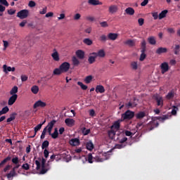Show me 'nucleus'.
Wrapping results in <instances>:
<instances>
[{
	"label": "nucleus",
	"mask_w": 180,
	"mask_h": 180,
	"mask_svg": "<svg viewBox=\"0 0 180 180\" xmlns=\"http://www.w3.org/2000/svg\"><path fill=\"white\" fill-rule=\"evenodd\" d=\"M146 57H147V55L146 54V53H141L139 58L140 61H144Z\"/></svg>",
	"instance_id": "nucleus-53"
},
{
	"label": "nucleus",
	"mask_w": 180,
	"mask_h": 180,
	"mask_svg": "<svg viewBox=\"0 0 180 180\" xmlns=\"http://www.w3.org/2000/svg\"><path fill=\"white\" fill-rule=\"evenodd\" d=\"M95 91L96 94H103L105 92V87L102 85H97Z\"/></svg>",
	"instance_id": "nucleus-22"
},
{
	"label": "nucleus",
	"mask_w": 180,
	"mask_h": 180,
	"mask_svg": "<svg viewBox=\"0 0 180 180\" xmlns=\"http://www.w3.org/2000/svg\"><path fill=\"white\" fill-rule=\"evenodd\" d=\"M11 160H12V157L8 156L4 160H2L0 162V169L4 168V167H5V164H6L8 162V161H11Z\"/></svg>",
	"instance_id": "nucleus-23"
},
{
	"label": "nucleus",
	"mask_w": 180,
	"mask_h": 180,
	"mask_svg": "<svg viewBox=\"0 0 180 180\" xmlns=\"http://www.w3.org/2000/svg\"><path fill=\"white\" fill-rule=\"evenodd\" d=\"M119 34H116V33H109L108 34V40H112V41H115L116 40V39H117Z\"/></svg>",
	"instance_id": "nucleus-24"
},
{
	"label": "nucleus",
	"mask_w": 180,
	"mask_h": 180,
	"mask_svg": "<svg viewBox=\"0 0 180 180\" xmlns=\"http://www.w3.org/2000/svg\"><path fill=\"white\" fill-rule=\"evenodd\" d=\"M93 78L92 75L86 76L84 79V82H86V84H91Z\"/></svg>",
	"instance_id": "nucleus-46"
},
{
	"label": "nucleus",
	"mask_w": 180,
	"mask_h": 180,
	"mask_svg": "<svg viewBox=\"0 0 180 180\" xmlns=\"http://www.w3.org/2000/svg\"><path fill=\"white\" fill-rule=\"evenodd\" d=\"M61 74H64V72L60 68L54 69L53 72V75H61Z\"/></svg>",
	"instance_id": "nucleus-35"
},
{
	"label": "nucleus",
	"mask_w": 180,
	"mask_h": 180,
	"mask_svg": "<svg viewBox=\"0 0 180 180\" xmlns=\"http://www.w3.org/2000/svg\"><path fill=\"white\" fill-rule=\"evenodd\" d=\"M17 99H18V94L12 95L8 99V104L9 105V106H12V105H13V103L16 102Z\"/></svg>",
	"instance_id": "nucleus-10"
},
{
	"label": "nucleus",
	"mask_w": 180,
	"mask_h": 180,
	"mask_svg": "<svg viewBox=\"0 0 180 180\" xmlns=\"http://www.w3.org/2000/svg\"><path fill=\"white\" fill-rule=\"evenodd\" d=\"M27 16H29V10L27 9L21 10L17 13V18L19 19H26Z\"/></svg>",
	"instance_id": "nucleus-4"
},
{
	"label": "nucleus",
	"mask_w": 180,
	"mask_h": 180,
	"mask_svg": "<svg viewBox=\"0 0 180 180\" xmlns=\"http://www.w3.org/2000/svg\"><path fill=\"white\" fill-rule=\"evenodd\" d=\"M77 85H79V86H80V88H82V89H83V91H86L88 89V86L82 84V82H78Z\"/></svg>",
	"instance_id": "nucleus-48"
},
{
	"label": "nucleus",
	"mask_w": 180,
	"mask_h": 180,
	"mask_svg": "<svg viewBox=\"0 0 180 180\" xmlns=\"http://www.w3.org/2000/svg\"><path fill=\"white\" fill-rule=\"evenodd\" d=\"M95 61H96V56L93 55V56H89L88 62L89 64H94Z\"/></svg>",
	"instance_id": "nucleus-37"
},
{
	"label": "nucleus",
	"mask_w": 180,
	"mask_h": 180,
	"mask_svg": "<svg viewBox=\"0 0 180 180\" xmlns=\"http://www.w3.org/2000/svg\"><path fill=\"white\" fill-rule=\"evenodd\" d=\"M168 13V10H164L159 14V19L161 20V19H164L165 16H167V14Z\"/></svg>",
	"instance_id": "nucleus-38"
},
{
	"label": "nucleus",
	"mask_w": 180,
	"mask_h": 180,
	"mask_svg": "<svg viewBox=\"0 0 180 180\" xmlns=\"http://www.w3.org/2000/svg\"><path fill=\"white\" fill-rule=\"evenodd\" d=\"M127 108H134L137 106V103H133L132 101H129L128 103L126 104Z\"/></svg>",
	"instance_id": "nucleus-47"
},
{
	"label": "nucleus",
	"mask_w": 180,
	"mask_h": 180,
	"mask_svg": "<svg viewBox=\"0 0 180 180\" xmlns=\"http://www.w3.org/2000/svg\"><path fill=\"white\" fill-rule=\"evenodd\" d=\"M31 92H32V94H34V95L39 94V86L37 85L32 86L31 88Z\"/></svg>",
	"instance_id": "nucleus-39"
},
{
	"label": "nucleus",
	"mask_w": 180,
	"mask_h": 180,
	"mask_svg": "<svg viewBox=\"0 0 180 180\" xmlns=\"http://www.w3.org/2000/svg\"><path fill=\"white\" fill-rule=\"evenodd\" d=\"M134 8L131 7H128L125 9V13H127V15H130L131 16H133V15H134Z\"/></svg>",
	"instance_id": "nucleus-32"
},
{
	"label": "nucleus",
	"mask_w": 180,
	"mask_h": 180,
	"mask_svg": "<svg viewBox=\"0 0 180 180\" xmlns=\"http://www.w3.org/2000/svg\"><path fill=\"white\" fill-rule=\"evenodd\" d=\"M108 40V37L106 35L103 34L100 37V41H106Z\"/></svg>",
	"instance_id": "nucleus-57"
},
{
	"label": "nucleus",
	"mask_w": 180,
	"mask_h": 180,
	"mask_svg": "<svg viewBox=\"0 0 180 180\" xmlns=\"http://www.w3.org/2000/svg\"><path fill=\"white\" fill-rule=\"evenodd\" d=\"M0 4L4 5V6H9V3H8V1L6 0H0Z\"/></svg>",
	"instance_id": "nucleus-58"
},
{
	"label": "nucleus",
	"mask_w": 180,
	"mask_h": 180,
	"mask_svg": "<svg viewBox=\"0 0 180 180\" xmlns=\"http://www.w3.org/2000/svg\"><path fill=\"white\" fill-rule=\"evenodd\" d=\"M70 146H79V139H72L70 141H69Z\"/></svg>",
	"instance_id": "nucleus-31"
},
{
	"label": "nucleus",
	"mask_w": 180,
	"mask_h": 180,
	"mask_svg": "<svg viewBox=\"0 0 180 180\" xmlns=\"http://www.w3.org/2000/svg\"><path fill=\"white\" fill-rule=\"evenodd\" d=\"M94 143H92V141H89V142H86V150H89V151H92L93 148H94Z\"/></svg>",
	"instance_id": "nucleus-29"
},
{
	"label": "nucleus",
	"mask_w": 180,
	"mask_h": 180,
	"mask_svg": "<svg viewBox=\"0 0 180 180\" xmlns=\"http://www.w3.org/2000/svg\"><path fill=\"white\" fill-rule=\"evenodd\" d=\"M156 120L160 122H165V120H168V115H162V117H156Z\"/></svg>",
	"instance_id": "nucleus-42"
},
{
	"label": "nucleus",
	"mask_w": 180,
	"mask_h": 180,
	"mask_svg": "<svg viewBox=\"0 0 180 180\" xmlns=\"http://www.w3.org/2000/svg\"><path fill=\"white\" fill-rule=\"evenodd\" d=\"M11 161L13 164H15V165L13 167V169L16 171V169H18V168L20 167V165H19V158L18 157L13 158H12Z\"/></svg>",
	"instance_id": "nucleus-11"
},
{
	"label": "nucleus",
	"mask_w": 180,
	"mask_h": 180,
	"mask_svg": "<svg viewBox=\"0 0 180 180\" xmlns=\"http://www.w3.org/2000/svg\"><path fill=\"white\" fill-rule=\"evenodd\" d=\"M91 56H96V57H101V58H103L106 56V53H105V51L103 49H101L96 52H93L91 53Z\"/></svg>",
	"instance_id": "nucleus-9"
},
{
	"label": "nucleus",
	"mask_w": 180,
	"mask_h": 180,
	"mask_svg": "<svg viewBox=\"0 0 180 180\" xmlns=\"http://www.w3.org/2000/svg\"><path fill=\"white\" fill-rule=\"evenodd\" d=\"M138 22L139 26H143L144 25V18L138 19Z\"/></svg>",
	"instance_id": "nucleus-62"
},
{
	"label": "nucleus",
	"mask_w": 180,
	"mask_h": 180,
	"mask_svg": "<svg viewBox=\"0 0 180 180\" xmlns=\"http://www.w3.org/2000/svg\"><path fill=\"white\" fill-rule=\"evenodd\" d=\"M46 133H47V128H45L43 129L42 133L41 134V136H40L41 140H43L45 139Z\"/></svg>",
	"instance_id": "nucleus-52"
},
{
	"label": "nucleus",
	"mask_w": 180,
	"mask_h": 180,
	"mask_svg": "<svg viewBox=\"0 0 180 180\" xmlns=\"http://www.w3.org/2000/svg\"><path fill=\"white\" fill-rule=\"evenodd\" d=\"M167 51H168V49L164 48V47H160L156 50L155 53H156V54L160 55V54H162L165 53H167Z\"/></svg>",
	"instance_id": "nucleus-26"
},
{
	"label": "nucleus",
	"mask_w": 180,
	"mask_h": 180,
	"mask_svg": "<svg viewBox=\"0 0 180 180\" xmlns=\"http://www.w3.org/2000/svg\"><path fill=\"white\" fill-rule=\"evenodd\" d=\"M154 99L157 103V106H160V108H162L164 106V99L160 96H155Z\"/></svg>",
	"instance_id": "nucleus-7"
},
{
	"label": "nucleus",
	"mask_w": 180,
	"mask_h": 180,
	"mask_svg": "<svg viewBox=\"0 0 180 180\" xmlns=\"http://www.w3.org/2000/svg\"><path fill=\"white\" fill-rule=\"evenodd\" d=\"M117 140H119V143H121L124 144V143H126L127 141V137H126L125 136H122L120 135V131H119L117 134Z\"/></svg>",
	"instance_id": "nucleus-14"
},
{
	"label": "nucleus",
	"mask_w": 180,
	"mask_h": 180,
	"mask_svg": "<svg viewBox=\"0 0 180 180\" xmlns=\"http://www.w3.org/2000/svg\"><path fill=\"white\" fill-rule=\"evenodd\" d=\"M148 41L149 44H151V46H155L157 44V40L155 39V37H149L148 38Z\"/></svg>",
	"instance_id": "nucleus-27"
},
{
	"label": "nucleus",
	"mask_w": 180,
	"mask_h": 180,
	"mask_svg": "<svg viewBox=\"0 0 180 180\" xmlns=\"http://www.w3.org/2000/svg\"><path fill=\"white\" fill-rule=\"evenodd\" d=\"M50 169V165L47 164L46 165V159L42 158L41 160V169L40 171V174H41L42 175L46 174V172H47V171H49Z\"/></svg>",
	"instance_id": "nucleus-3"
},
{
	"label": "nucleus",
	"mask_w": 180,
	"mask_h": 180,
	"mask_svg": "<svg viewBox=\"0 0 180 180\" xmlns=\"http://www.w3.org/2000/svg\"><path fill=\"white\" fill-rule=\"evenodd\" d=\"M119 10V8L117 7V6L116 5H111L109 8H108V12L110 13H116V12H117V11Z\"/></svg>",
	"instance_id": "nucleus-19"
},
{
	"label": "nucleus",
	"mask_w": 180,
	"mask_h": 180,
	"mask_svg": "<svg viewBox=\"0 0 180 180\" xmlns=\"http://www.w3.org/2000/svg\"><path fill=\"white\" fill-rule=\"evenodd\" d=\"M51 137H52L54 139H58V133L57 132L52 133V134H51Z\"/></svg>",
	"instance_id": "nucleus-64"
},
{
	"label": "nucleus",
	"mask_w": 180,
	"mask_h": 180,
	"mask_svg": "<svg viewBox=\"0 0 180 180\" xmlns=\"http://www.w3.org/2000/svg\"><path fill=\"white\" fill-rule=\"evenodd\" d=\"M3 71L5 72V74H8V72H11V67L8 66L6 65H3Z\"/></svg>",
	"instance_id": "nucleus-40"
},
{
	"label": "nucleus",
	"mask_w": 180,
	"mask_h": 180,
	"mask_svg": "<svg viewBox=\"0 0 180 180\" xmlns=\"http://www.w3.org/2000/svg\"><path fill=\"white\" fill-rule=\"evenodd\" d=\"M131 67L133 70H137L138 68L137 62H132L131 63Z\"/></svg>",
	"instance_id": "nucleus-55"
},
{
	"label": "nucleus",
	"mask_w": 180,
	"mask_h": 180,
	"mask_svg": "<svg viewBox=\"0 0 180 180\" xmlns=\"http://www.w3.org/2000/svg\"><path fill=\"white\" fill-rule=\"evenodd\" d=\"M9 112V108L8 106L4 107L1 110H0V116L2 115H6Z\"/></svg>",
	"instance_id": "nucleus-41"
},
{
	"label": "nucleus",
	"mask_w": 180,
	"mask_h": 180,
	"mask_svg": "<svg viewBox=\"0 0 180 180\" xmlns=\"http://www.w3.org/2000/svg\"><path fill=\"white\" fill-rule=\"evenodd\" d=\"M110 129L117 131L120 129V122L119 121H115L112 125L110 127Z\"/></svg>",
	"instance_id": "nucleus-18"
},
{
	"label": "nucleus",
	"mask_w": 180,
	"mask_h": 180,
	"mask_svg": "<svg viewBox=\"0 0 180 180\" xmlns=\"http://www.w3.org/2000/svg\"><path fill=\"white\" fill-rule=\"evenodd\" d=\"M159 125L160 124L158 121H157V117H152L151 122L146 125V131H151V130H154L155 127H158Z\"/></svg>",
	"instance_id": "nucleus-1"
},
{
	"label": "nucleus",
	"mask_w": 180,
	"mask_h": 180,
	"mask_svg": "<svg viewBox=\"0 0 180 180\" xmlns=\"http://www.w3.org/2000/svg\"><path fill=\"white\" fill-rule=\"evenodd\" d=\"M160 68H161V73L165 74V72H168L169 70V65H168V63L165 62L160 65Z\"/></svg>",
	"instance_id": "nucleus-8"
},
{
	"label": "nucleus",
	"mask_w": 180,
	"mask_h": 180,
	"mask_svg": "<svg viewBox=\"0 0 180 180\" xmlns=\"http://www.w3.org/2000/svg\"><path fill=\"white\" fill-rule=\"evenodd\" d=\"M72 64L75 67H78L79 65V60L77 57L73 56L72 58Z\"/></svg>",
	"instance_id": "nucleus-34"
},
{
	"label": "nucleus",
	"mask_w": 180,
	"mask_h": 180,
	"mask_svg": "<svg viewBox=\"0 0 180 180\" xmlns=\"http://www.w3.org/2000/svg\"><path fill=\"white\" fill-rule=\"evenodd\" d=\"M22 169H25V171H29V169H30V165L28 163H25L22 165Z\"/></svg>",
	"instance_id": "nucleus-51"
},
{
	"label": "nucleus",
	"mask_w": 180,
	"mask_h": 180,
	"mask_svg": "<svg viewBox=\"0 0 180 180\" xmlns=\"http://www.w3.org/2000/svg\"><path fill=\"white\" fill-rule=\"evenodd\" d=\"M88 162H89V164H92V162H94V161L92 160H94V157L92 156L91 153H89L88 155Z\"/></svg>",
	"instance_id": "nucleus-54"
},
{
	"label": "nucleus",
	"mask_w": 180,
	"mask_h": 180,
	"mask_svg": "<svg viewBox=\"0 0 180 180\" xmlns=\"http://www.w3.org/2000/svg\"><path fill=\"white\" fill-rule=\"evenodd\" d=\"M116 148H124V147H126V145L122 143H120L119 144H117L115 146Z\"/></svg>",
	"instance_id": "nucleus-61"
},
{
	"label": "nucleus",
	"mask_w": 180,
	"mask_h": 180,
	"mask_svg": "<svg viewBox=\"0 0 180 180\" xmlns=\"http://www.w3.org/2000/svg\"><path fill=\"white\" fill-rule=\"evenodd\" d=\"M120 136H122V137H124V136H127L128 137H132V136H134V134L129 130H124L120 131Z\"/></svg>",
	"instance_id": "nucleus-12"
},
{
	"label": "nucleus",
	"mask_w": 180,
	"mask_h": 180,
	"mask_svg": "<svg viewBox=\"0 0 180 180\" xmlns=\"http://www.w3.org/2000/svg\"><path fill=\"white\" fill-rule=\"evenodd\" d=\"M76 56L80 60H84V58H85V52H84V51L82 50H77L76 51Z\"/></svg>",
	"instance_id": "nucleus-17"
},
{
	"label": "nucleus",
	"mask_w": 180,
	"mask_h": 180,
	"mask_svg": "<svg viewBox=\"0 0 180 180\" xmlns=\"http://www.w3.org/2000/svg\"><path fill=\"white\" fill-rule=\"evenodd\" d=\"M100 25H101V27H108V26H109V25H108V22H106V21L100 22Z\"/></svg>",
	"instance_id": "nucleus-60"
},
{
	"label": "nucleus",
	"mask_w": 180,
	"mask_h": 180,
	"mask_svg": "<svg viewBox=\"0 0 180 180\" xmlns=\"http://www.w3.org/2000/svg\"><path fill=\"white\" fill-rule=\"evenodd\" d=\"M28 6H30V8H34V6H36V2L34 1H30Z\"/></svg>",
	"instance_id": "nucleus-59"
},
{
	"label": "nucleus",
	"mask_w": 180,
	"mask_h": 180,
	"mask_svg": "<svg viewBox=\"0 0 180 180\" xmlns=\"http://www.w3.org/2000/svg\"><path fill=\"white\" fill-rule=\"evenodd\" d=\"M41 124H39L38 125H37L34 128V134L33 136H30V139H34V137H36V135L37 134V132L39 131V130H40L41 129Z\"/></svg>",
	"instance_id": "nucleus-25"
},
{
	"label": "nucleus",
	"mask_w": 180,
	"mask_h": 180,
	"mask_svg": "<svg viewBox=\"0 0 180 180\" xmlns=\"http://www.w3.org/2000/svg\"><path fill=\"white\" fill-rule=\"evenodd\" d=\"M83 43L84 44H86V46H92L94 41L91 39H89V38H85L83 40Z\"/></svg>",
	"instance_id": "nucleus-36"
},
{
	"label": "nucleus",
	"mask_w": 180,
	"mask_h": 180,
	"mask_svg": "<svg viewBox=\"0 0 180 180\" xmlns=\"http://www.w3.org/2000/svg\"><path fill=\"white\" fill-rule=\"evenodd\" d=\"M117 131H115V129H110V130L108 131V134L110 139L112 140H114L115 136H117V134H116Z\"/></svg>",
	"instance_id": "nucleus-21"
},
{
	"label": "nucleus",
	"mask_w": 180,
	"mask_h": 180,
	"mask_svg": "<svg viewBox=\"0 0 180 180\" xmlns=\"http://www.w3.org/2000/svg\"><path fill=\"white\" fill-rule=\"evenodd\" d=\"M134 117V112L130 110H127L124 114L122 115V120H130Z\"/></svg>",
	"instance_id": "nucleus-2"
},
{
	"label": "nucleus",
	"mask_w": 180,
	"mask_h": 180,
	"mask_svg": "<svg viewBox=\"0 0 180 180\" xmlns=\"http://www.w3.org/2000/svg\"><path fill=\"white\" fill-rule=\"evenodd\" d=\"M16 94H18V87L17 86H14L10 91V94L16 95Z\"/></svg>",
	"instance_id": "nucleus-49"
},
{
	"label": "nucleus",
	"mask_w": 180,
	"mask_h": 180,
	"mask_svg": "<svg viewBox=\"0 0 180 180\" xmlns=\"http://www.w3.org/2000/svg\"><path fill=\"white\" fill-rule=\"evenodd\" d=\"M35 164L37 165L36 169L39 170L41 167L40 162L39 160H35Z\"/></svg>",
	"instance_id": "nucleus-63"
},
{
	"label": "nucleus",
	"mask_w": 180,
	"mask_h": 180,
	"mask_svg": "<svg viewBox=\"0 0 180 180\" xmlns=\"http://www.w3.org/2000/svg\"><path fill=\"white\" fill-rule=\"evenodd\" d=\"M125 44H127L128 46H129V47H134V41L131 40V39H129L127 41H126Z\"/></svg>",
	"instance_id": "nucleus-50"
},
{
	"label": "nucleus",
	"mask_w": 180,
	"mask_h": 180,
	"mask_svg": "<svg viewBox=\"0 0 180 180\" xmlns=\"http://www.w3.org/2000/svg\"><path fill=\"white\" fill-rule=\"evenodd\" d=\"M178 110V107L176 106H173V109L172 110V115H173L174 116H175V115H176V111Z\"/></svg>",
	"instance_id": "nucleus-56"
},
{
	"label": "nucleus",
	"mask_w": 180,
	"mask_h": 180,
	"mask_svg": "<svg viewBox=\"0 0 180 180\" xmlns=\"http://www.w3.org/2000/svg\"><path fill=\"white\" fill-rule=\"evenodd\" d=\"M146 116L147 114H146V112L143 111H141L136 115V119H139V120H141V119H144V117H146Z\"/></svg>",
	"instance_id": "nucleus-28"
},
{
	"label": "nucleus",
	"mask_w": 180,
	"mask_h": 180,
	"mask_svg": "<svg viewBox=\"0 0 180 180\" xmlns=\"http://www.w3.org/2000/svg\"><path fill=\"white\" fill-rule=\"evenodd\" d=\"M175 96V94L174 93V91H169L167 95L166 96V99H172Z\"/></svg>",
	"instance_id": "nucleus-45"
},
{
	"label": "nucleus",
	"mask_w": 180,
	"mask_h": 180,
	"mask_svg": "<svg viewBox=\"0 0 180 180\" xmlns=\"http://www.w3.org/2000/svg\"><path fill=\"white\" fill-rule=\"evenodd\" d=\"M51 57L53 58L54 61H60V56L56 49H54V52L51 54Z\"/></svg>",
	"instance_id": "nucleus-30"
},
{
	"label": "nucleus",
	"mask_w": 180,
	"mask_h": 180,
	"mask_svg": "<svg viewBox=\"0 0 180 180\" xmlns=\"http://www.w3.org/2000/svg\"><path fill=\"white\" fill-rule=\"evenodd\" d=\"M180 52V45L176 44L174 49V53L176 56H178Z\"/></svg>",
	"instance_id": "nucleus-44"
},
{
	"label": "nucleus",
	"mask_w": 180,
	"mask_h": 180,
	"mask_svg": "<svg viewBox=\"0 0 180 180\" xmlns=\"http://www.w3.org/2000/svg\"><path fill=\"white\" fill-rule=\"evenodd\" d=\"M56 123H57V121L56 120H53L48 123L47 126L45 128H46V130L47 129H53V127H54V124H56Z\"/></svg>",
	"instance_id": "nucleus-33"
},
{
	"label": "nucleus",
	"mask_w": 180,
	"mask_h": 180,
	"mask_svg": "<svg viewBox=\"0 0 180 180\" xmlns=\"http://www.w3.org/2000/svg\"><path fill=\"white\" fill-rule=\"evenodd\" d=\"M65 123L68 126V127H72L75 124V120L71 118H67L65 120Z\"/></svg>",
	"instance_id": "nucleus-15"
},
{
	"label": "nucleus",
	"mask_w": 180,
	"mask_h": 180,
	"mask_svg": "<svg viewBox=\"0 0 180 180\" xmlns=\"http://www.w3.org/2000/svg\"><path fill=\"white\" fill-rule=\"evenodd\" d=\"M8 179H11V178H15V176H18V174L16 173V170L13 169L10 171L9 173L6 174Z\"/></svg>",
	"instance_id": "nucleus-13"
},
{
	"label": "nucleus",
	"mask_w": 180,
	"mask_h": 180,
	"mask_svg": "<svg viewBox=\"0 0 180 180\" xmlns=\"http://www.w3.org/2000/svg\"><path fill=\"white\" fill-rule=\"evenodd\" d=\"M89 5H92L93 6H96L98 5H102V1L99 0H88Z\"/></svg>",
	"instance_id": "nucleus-20"
},
{
	"label": "nucleus",
	"mask_w": 180,
	"mask_h": 180,
	"mask_svg": "<svg viewBox=\"0 0 180 180\" xmlns=\"http://www.w3.org/2000/svg\"><path fill=\"white\" fill-rule=\"evenodd\" d=\"M70 67H71V65H70V63L68 62H64L59 66L60 70L62 71V72H63V74L65 72H68Z\"/></svg>",
	"instance_id": "nucleus-6"
},
{
	"label": "nucleus",
	"mask_w": 180,
	"mask_h": 180,
	"mask_svg": "<svg viewBox=\"0 0 180 180\" xmlns=\"http://www.w3.org/2000/svg\"><path fill=\"white\" fill-rule=\"evenodd\" d=\"M49 146H50V142L49 141H44L41 144L42 150H46V148H49Z\"/></svg>",
	"instance_id": "nucleus-43"
},
{
	"label": "nucleus",
	"mask_w": 180,
	"mask_h": 180,
	"mask_svg": "<svg viewBox=\"0 0 180 180\" xmlns=\"http://www.w3.org/2000/svg\"><path fill=\"white\" fill-rule=\"evenodd\" d=\"M47 106L46 102L42 101L41 100H38L33 105V109H37V108H41V109H44Z\"/></svg>",
	"instance_id": "nucleus-5"
},
{
	"label": "nucleus",
	"mask_w": 180,
	"mask_h": 180,
	"mask_svg": "<svg viewBox=\"0 0 180 180\" xmlns=\"http://www.w3.org/2000/svg\"><path fill=\"white\" fill-rule=\"evenodd\" d=\"M147 51V42L143 39L141 43V53H146Z\"/></svg>",
	"instance_id": "nucleus-16"
}]
</instances>
